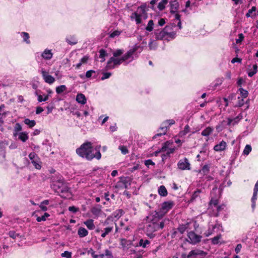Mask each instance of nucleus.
Instances as JSON below:
<instances>
[{
    "label": "nucleus",
    "mask_w": 258,
    "mask_h": 258,
    "mask_svg": "<svg viewBox=\"0 0 258 258\" xmlns=\"http://www.w3.org/2000/svg\"><path fill=\"white\" fill-rule=\"evenodd\" d=\"M143 46L136 44L120 58L114 56L110 57L107 62L106 68L107 70H110L119 66L122 63H124L125 65L128 64L138 58L140 53L143 50Z\"/></svg>",
    "instance_id": "f257e3e1"
},
{
    "label": "nucleus",
    "mask_w": 258,
    "mask_h": 258,
    "mask_svg": "<svg viewBox=\"0 0 258 258\" xmlns=\"http://www.w3.org/2000/svg\"><path fill=\"white\" fill-rule=\"evenodd\" d=\"M147 223L144 227V231L150 238L153 239L156 236L155 232L163 229L165 225L169 222L168 219H162L159 212H155L146 217Z\"/></svg>",
    "instance_id": "f03ea898"
},
{
    "label": "nucleus",
    "mask_w": 258,
    "mask_h": 258,
    "mask_svg": "<svg viewBox=\"0 0 258 258\" xmlns=\"http://www.w3.org/2000/svg\"><path fill=\"white\" fill-rule=\"evenodd\" d=\"M100 148V146H99L94 149L91 142H86L82 144L79 148H77L76 152L80 157L88 161H91L93 158L99 160L101 158Z\"/></svg>",
    "instance_id": "7ed1b4c3"
},
{
    "label": "nucleus",
    "mask_w": 258,
    "mask_h": 258,
    "mask_svg": "<svg viewBox=\"0 0 258 258\" xmlns=\"http://www.w3.org/2000/svg\"><path fill=\"white\" fill-rule=\"evenodd\" d=\"M155 35L156 39L169 41L175 38L176 32L173 30V26L168 25L162 30H156Z\"/></svg>",
    "instance_id": "20e7f679"
},
{
    "label": "nucleus",
    "mask_w": 258,
    "mask_h": 258,
    "mask_svg": "<svg viewBox=\"0 0 258 258\" xmlns=\"http://www.w3.org/2000/svg\"><path fill=\"white\" fill-rule=\"evenodd\" d=\"M146 8L147 5L146 4H143L139 7L136 11L131 16V20H134L137 25L142 24L143 20L148 18Z\"/></svg>",
    "instance_id": "39448f33"
},
{
    "label": "nucleus",
    "mask_w": 258,
    "mask_h": 258,
    "mask_svg": "<svg viewBox=\"0 0 258 258\" xmlns=\"http://www.w3.org/2000/svg\"><path fill=\"white\" fill-rule=\"evenodd\" d=\"M242 117L243 116L242 114L240 113L234 118H228L227 120H223L220 124L217 125L216 126V129L218 132H219L221 131L223 127L226 125L234 126L235 124H237L240 121V120L242 118Z\"/></svg>",
    "instance_id": "423d86ee"
},
{
    "label": "nucleus",
    "mask_w": 258,
    "mask_h": 258,
    "mask_svg": "<svg viewBox=\"0 0 258 258\" xmlns=\"http://www.w3.org/2000/svg\"><path fill=\"white\" fill-rule=\"evenodd\" d=\"M175 121L174 119H168L166 120L164 122H163L160 128V129L162 131V132L160 133L157 134L153 138H156L157 137L161 136L162 135H164L166 134L167 130L170 127V126L174 124H175Z\"/></svg>",
    "instance_id": "0eeeda50"
},
{
    "label": "nucleus",
    "mask_w": 258,
    "mask_h": 258,
    "mask_svg": "<svg viewBox=\"0 0 258 258\" xmlns=\"http://www.w3.org/2000/svg\"><path fill=\"white\" fill-rule=\"evenodd\" d=\"M174 206V202L173 201H167L162 203L161 205V211L160 213V216L161 218L170 210H171Z\"/></svg>",
    "instance_id": "6e6552de"
},
{
    "label": "nucleus",
    "mask_w": 258,
    "mask_h": 258,
    "mask_svg": "<svg viewBox=\"0 0 258 258\" xmlns=\"http://www.w3.org/2000/svg\"><path fill=\"white\" fill-rule=\"evenodd\" d=\"M29 157L35 168L40 169L41 168V162L38 156L35 152H31L29 154Z\"/></svg>",
    "instance_id": "1a4fd4ad"
},
{
    "label": "nucleus",
    "mask_w": 258,
    "mask_h": 258,
    "mask_svg": "<svg viewBox=\"0 0 258 258\" xmlns=\"http://www.w3.org/2000/svg\"><path fill=\"white\" fill-rule=\"evenodd\" d=\"M57 185H54V186H57V188L55 189L58 193L61 194L60 196L63 197L65 195H67L70 191V188L67 184L63 183L58 182Z\"/></svg>",
    "instance_id": "9d476101"
},
{
    "label": "nucleus",
    "mask_w": 258,
    "mask_h": 258,
    "mask_svg": "<svg viewBox=\"0 0 258 258\" xmlns=\"http://www.w3.org/2000/svg\"><path fill=\"white\" fill-rule=\"evenodd\" d=\"M187 236L188 239V242L192 244H196L201 241L202 236L197 234L194 231H190L188 233Z\"/></svg>",
    "instance_id": "9b49d317"
},
{
    "label": "nucleus",
    "mask_w": 258,
    "mask_h": 258,
    "mask_svg": "<svg viewBox=\"0 0 258 258\" xmlns=\"http://www.w3.org/2000/svg\"><path fill=\"white\" fill-rule=\"evenodd\" d=\"M178 168L181 170L190 169V164L186 158L181 159L177 163Z\"/></svg>",
    "instance_id": "f8f14e48"
},
{
    "label": "nucleus",
    "mask_w": 258,
    "mask_h": 258,
    "mask_svg": "<svg viewBox=\"0 0 258 258\" xmlns=\"http://www.w3.org/2000/svg\"><path fill=\"white\" fill-rule=\"evenodd\" d=\"M41 73L42 74L43 80L46 83L49 84H52L54 82V78L49 75L48 73L46 72L44 69H41Z\"/></svg>",
    "instance_id": "ddd939ff"
},
{
    "label": "nucleus",
    "mask_w": 258,
    "mask_h": 258,
    "mask_svg": "<svg viewBox=\"0 0 258 258\" xmlns=\"http://www.w3.org/2000/svg\"><path fill=\"white\" fill-rule=\"evenodd\" d=\"M207 253L203 250L199 249H195L191 250L187 255V258H194L196 257L197 255H201L202 256H205Z\"/></svg>",
    "instance_id": "4468645a"
},
{
    "label": "nucleus",
    "mask_w": 258,
    "mask_h": 258,
    "mask_svg": "<svg viewBox=\"0 0 258 258\" xmlns=\"http://www.w3.org/2000/svg\"><path fill=\"white\" fill-rule=\"evenodd\" d=\"M91 212L94 216L95 218H97L101 216L102 211L101 209V207L99 205L93 207L91 210Z\"/></svg>",
    "instance_id": "2eb2a0df"
},
{
    "label": "nucleus",
    "mask_w": 258,
    "mask_h": 258,
    "mask_svg": "<svg viewBox=\"0 0 258 258\" xmlns=\"http://www.w3.org/2000/svg\"><path fill=\"white\" fill-rule=\"evenodd\" d=\"M226 143L224 141H222L219 144H217L214 147V150L217 152H221L224 151L226 149Z\"/></svg>",
    "instance_id": "dca6fc26"
},
{
    "label": "nucleus",
    "mask_w": 258,
    "mask_h": 258,
    "mask_svg": "<svg viewBox=\"0 0 258 258\" xmlns=\"http://www.w3.org/2000/svg\"><path fill=\"white\" fill-rule=\"evenodd\" d=\"M120 244L123 249H128L132 245V242L131 240L122 238L120 239Z\"/></svg>",
    "instance_id": "f3484780"
},
{
    "label": "nucleus",
    "mask_w": 258,
    "mask_h": 258,
    "mask_svg": "<svg viewBox=\"0 0 258 258\" xmlns=\"http://www.w3.org/2000/svg\"><path fill=\"white\" fill-rule=\"evenodd\" d=\"M76 101L79 103L84 105L86 103L87 100L84 94L79 93L76 96Z\"/></svg>",
    "instance_id": "a211bd4d"
},
{
    "label": "nucleus",
    "mask_w": 258,
    "mask_h": 258,
    "mask_svg": "<svg viewBox=\"0 0 258 258\" xmlns=\"http://www.w3.org/2000/svg\"><path fill=\"white\" fill-rule=\"evenodd\" d=\"M53 56V54L50 50L46 49L41 54V56L45 59H50Z\"/></svg>",
    "instance_id": "6ab92c4d"
},
{
    "label": "nucleus",
    "mask_w": 258,
    "mask_h": 258,
    "mask_svg": "<svg viewBox=\"0 0 258 258\" xmlns=\"http://www.w3.org/2000/svg\"><path fill=\"white\" fill-rule=\"evenodd\" d=\"M105 172V169L101 167H95L92 170V174H93L94 175L99 176Z\"/></svg>",
    "instance_id": "aec40b11"
},
{
    "label": "nucleus",
    "mask_w": 258,
    "mask_h": 258,
    "mask_svg": "<svg viewBox=\"0 0 258 258\" xmlns=\"http://www.w3.org/2000/svg\"><path fill=\"white\" fill-rule=\"evenodd\" d=\"M220 226H221V225L219 224H216L214 225H212V227H210L208 230L204 233V235L206 237L211 235L213 233L214 229L216 228H219Z\"/></svg>",
    "instance_id": "412c9836"
},
{
    "label": "nucleus",
    "mask_w": 258,
    "mask_h": 258,
    "mask_svg": "<svg viewBox=\"0 0 258 258\" xmlns=\"http://www.w3.org/2000/svg\"><path fill=\"white\" fill-rule=\"evenodd\" d=\"M84 224L89 230H93L95 227V225L94 224V220L93 219H88L84 222Z\"/></svg>",
    "instance_id": "4be33fe9"
},
{
    "label": "nucleus",
    "mask_w": 258,
    "mask_h": 258,
    "mask_svg": "<svg viewBox=\"0 0 258 258\" xmlns=\"http://www.w3.org/2000/svg\"><path fill=\"white\" fill-rule=\"evenodd\" d=\"M151 243V241L148 239H141L139 240L138 246L143 248H147Z\"/></svg>",
    "instance_id": "5701e85b"
},
{
    "label": "nucleus",
    "mask_w": 258,
    "mask_h": 258,
    "mask_svg": "<svg viewBox=\"0 0 258 258\" xmlns=\"http://www.w3.org/2000/svg\"><path fill=\"white\" fill-rule=\"evenodd\" d=\"M256 10V9L255 7H252L250 9H249L247 13L245 15V16L247 18H254L256 16V14L255 13Z\"/></svg>",
    "instance_id": "b1692460"
},
{
    "label": "nucleus",
    "mask_w": 258,
    "mask_h": 258,
    "mask_svg": "<svg viewBox=\"0 0 258 258\" xmlns=\"http://www.w3.org/2000/svg\"><path fill=\"white\" fill-rule=\"evenodd\" d=\"M113 229V226H109L104 229L102 231V233L101 235V236L102 238H104L107 235H108L110 232L112 231Z\"/></svg>",
    "instance_id": "393cba45"
},
{
    "label": "nucleus",
    "mask_w": 258,
    "mask_h": 258,
    "mask_svg": "<svg viewBox=\"0 0 258 258\" xmlns=\"http://www.w3.org/2000/svg\"><path fill=\"white\" fill-rule=\"evenodd\" d=\"M78 234L81 238L84 237L88 234V231L84 227H80L78 230Z\"/></svg>",
    "instance_id": "a878e982"
},
{
    "label": "nucleus",
    "mask_w": 258,
    "mask_h": 258,
    "mask_svg": "<svg viewBox=\"0 0 258 258\" xmlns=\"http://www.w3.org/2000/svg\"><path fill=\"white\" fill-rule=\"evenodd\" d=\"M18 138L23 142H25L28 140L29 136L26 132H21L18 134Z\"/></svg>",
    "instance_id": "bb28decb"
},
{
    "label": "nucleus",
    "mask_w": 258,
    "mask_h": 258,
    "mask_svg": "<svg viewBox=\"0 0 258 258\" xmlns=\"http://www.w3.org/2000/svg\"><path fill=\"white\" fill-rule=\"evenodd\" d=\"M201 189H197L196 191H194V192L192 194V196H191V197L189 200V202H195V201L197 200V199L199 198L200 197V193L201 192Z\"/></svg>",
    "instance_id": "cd10ccee"
},
{
    "label": "nucleus",
    "mask_w": 258,
    "mask_h": 258,
    "mask_svg": "<svg viewBox=\"0 0 258 258\" xmlns=\"http://www.w3.org/2000/svg\"><path fill=\"white\" fill-rule=\"evenodd\" d=\"M98 258H113V255L110 250L105 249V253L99 254Z\"/></svg>",
    "instance_id": "c85d7f7f"
},
{
    "label": "nucleus",
    "mask_w": 258,
    "mask_h": 258,
    "mask_svg": "<svg viewBox=\"0 0 258 258\" xmlns=\"http://www.w3.org/2000/svg\"><path fill=\"white\" fill-rule=\"evenodd\" d=\"M190 131V127L188 124H186L183 129V130L180 131L178 134V136L180 138L184 137L187 133Z\"/></svg>",
    "instance_id": "c756f323"
},
{
    "label": "nucleus",
    "mask_w": 258,
    "mask_h": 258,
    "mask_svg": "<svg viewBox=\"0 0 258 258\" xmlns=\"http://www.w3.org/2000/svg\"><path fill=\"white\" fill-rule=\"evenodd\" d=\"M213 128L208 126L202 131L201 135L203 136L208 137L213 132Z\"/></svg>",
    "instance_id": "7c9ffc66"
},
{
    "label": "nucleus",
    "mask_w": 258,
    "mask_h": 258,
    "mask_svg": "<svg viewBox=\"0 0 258 258\" xmlns=\"http://www.w3.org/2000/svg\"><path fill=\"white\" fill-rule=\"evenodd\" d=\"M21 37L23 39V41L27 44H30V41L29 40V34L27 32H22L20 33Z\"/></svg>",
    "instance_id": "2f4dec72"
},
{
    "label": "nucleus",
    "mask_w": 258,
    "mask_h": 258,
    "mask_svg": "<svg viewBox=\"0 0 258 258\" xmlns=\"http://www.w3.org/2000/svg\"><path fill=\"white\" fill-rule=\"evenodd\" d=\"M158 193L162 197H165L167 195V190L164 185H161L158 188Z\"/></svg>",
    "instance_id": "473e14b6"
},
{
    "label": "nucleus",
    "mask_w": 258,
    "mask_h": 258,
    "mask_svg": "<svg viewBox=\"0 0 258 258\" xmlns=\"http://www.w3.org/2000/svg\"><path fill=\"white\" fill-rule=\"evenodd\" d=\"M66 40L71 45H75L77 43V40L74 36H70L67 37Z\"/></svg>",
    "instance_id": "72a5a7b5"
},
{
    "label": "nucleus",
    "mask_w": 258,
    "mask_h": 258,
    "mask_svg": "<svg viewBox=\"0 0 258 258\" xmlns=\"http://www.w3.org/2000/svg\"><path fill=\"white\" fill-rule=\"evenodd\" d=\"M24 122L30 128H32L36 125L35 120H30L29 118H25L24 120Z\"/></svg>",
    "instance_id": "f704fd0d"
},
{
    "label": "nucleus",
    "mask_w": 258,
    "mask_h": 258,
    "mask_svg": "<svg viewBox=\"0 0 258 258\" xmlns=\"http://www.w3.org/2000/svg\"><path fill=\"white\" fill-rule=\"evenodd\" d=\"M154 23L153 20L149 21L147 25L145 27V29L148 32H151L154 29Z\"/></svg>",
    "instance_id": "c9c22d12"
},
{
    "label": "nucleus",
    "mask_w": 258,
    "mask_h": 258,
    "mask_svg": "<svg viewBox=\"0 0 258 258\" xmlns=\"http://www.w3.org/2000/svg\"><path fill=\"white\" fill-rule=\"evenodd\" d=\"M257 192L253 191V196L251 198V208L253 210L255 207V201L257 199Z\"/></svg>",
    "instance_id": "e433bc0d"
},
{
    "label": "nucleus",
    "mask_w": 258,
    "mask_h": 258,
    "mask_svg": "<svg viewBox=\"0 0 258 258\" xmlns=\"http://www.w3.org/2000/svg\"><path fill=\"white\" fill-rule=\"evenodd\" d=\"M121 33V31L119 30H114L113 32H110L108 33L109 37L110 38H114L116 37H117L120 35Z\"/></svg>",
    "instance_id": "4c0bfd02"
},
{
    "label": "nucleus",
    "mask_w": 258,
    "mask_h": 258,
    "mask_svg": "<svg viewBox=\"0 0 258 258\" xmlns=\"http://www.w3.org/2000/svg\"><path fill=\"white\" fill-rule=\"evenodd\" d=\"M238 91L240 92L241 98H246L248 94V92L247 90L243 89L242 87H240L238 89Z\"/></svg>",
    "instance_id": "58836bf2"
},
{
    "label": "nucleus",
    "mask_w": 258,
    "mask_h": 258,
    "mask_svg": "<svg viewBox=\"0 0 258 258\" xmlns=\"http://www.w3.org/2000/svg\"><path fill=\"white\" fill-rule=\"evenodd\" d=\"M8 145V142L6 141H2L0 142L1 152H2L4 155L5 154V149Z\"/></svg>",
    "instance_id": "ea45409f"
},
{
    "label": "nucleus",
    "mask_w": 258,
    "mask_h": 258,
    "mask_svg": "<svg viewBox=\"0 0 258 258\" xmlns=\"http://www.w3.org/2000/svg\"><path fill=\"white\" fill-rule=\"evenodd\" d=\"M55 90H56V92L57 94H61V93L63 92L64 91H66L67 90V87L65 85H62L57 86Z\"/></svg>",
    "instance_id": "a19ab883"
},
{
    "label": "nucleus",
    "mask_w": 258,
    "mask_h": 258,
    "mask_svg": "<svg viewBox=\"0 0 258 258\" xmlns=\"http://www.w3.org/2000/svg\"><path fill=\"white\" fill-rule=\"evenodd\" d=\"M257 65L256 64L253 65L252 70L248 72V77H251L253 75H254L257 72Z\"/></svg>",
    "instance_id": "79ce46f5"
},
{
    "label": "nucleus",
    "mask_w": 258,
    "mask_h": 258,
    "mask_svg": "<svg viewBox=\"0 0 258 258\" xmlns=\"http://www.w3.org/2000/svg\"><path fill=\"white\" fill-rule=\"evenodd\" d=\"M123 213V210L121 209H119L113 212L112 214V216H113L114 218L118 219L122 215Z\"/></svg>",
    "instance_id": "37998d69"
},
{
    "label": "nucleus",
    "mask_w": 258,
    "mask_h": 258,
    "mask_svg": "<svg viewBox=\"0 0 258 258\" xmlns=\"http://www.w3.org/2000/svg\"><path fill=\"white\" fill-rule=\"evenodd\" d=\"M168 0H162L158 5V8L160 11L163 10L165 8V5L167 4Z\"/></svg>",
    "instance_id": "c03bdc74"
},
{
    "label": "nucleus",
    "mask_w": 258,
    "mask_h": 258,
    "mask_svg": "<svg viewBox=\"0 0 258 258\" xmlns=\"http://www.w3.org/2000/svg\"><path fill=\"white\" fill-rule=\"evenodd\" d=\"M22 129L21 125L19 123H17L15 124V127H14V131L15 133H14V136L15 137H16L18 136V132L19 131H21Z\"/></svg>",
    "instance_id": "a18cd8bd"
},
{
    "label": "nucleus",
    "mask_w": 258,
    "mask_h": 258,
    "mask_svg": "<svg viewBox=\"0 0 258 258\" xmlns=\"http://www.w3.org/2000/svg\"><path fill=\"white\" fill-rule=\"evenodd\" d=\"M124 50L122 49H118L113 52V56L117 57L123 54Z\"/></svg>",
    "instance_id": "49530a36"
},
{
    "label": "nucleus",
    "mask_w": 258,
    "mask_h": 258,
    "mask_svg": "<svg viewBox=\"0 0 258 258\" xmlns=\"http://www.w3.org/2000/svg\"><path fill=\"white\" fill-rule=\"evenodd\" d=\"M8 235L12 238L13 239H15L17 238V237H19L20 234L19 233H16L15 231L14 230H11V231H10L8 233Z\"/></svg>",
    "instance_id": "de8ad7c7"
},
{
    "label": "nucleus",
    "mask_w": 258,
    "mask_h": 258,
    "mask_svg": "<svg viewBox=\"0 0 258 258\" xmlns=\"http://www.w3.org/2000/svg\"><path fill=\"white\" fill-rule=\"evenodd\" d=\"M99 57L101 58V62H103L105 60V56L106 55V52L105 50L101 49L99 50Z\"/></svg>",
    "instance_id": "09e8293b"
},
{
    "label": "nucleus",
    "mask_w": 258,
    "mask_h": 258,
    "mask_svg": "<svg viewBox=\"0 0 258 258\" xmlns=\"http://www.w3.org/2000/svg\"><path fill=\"white\" fill-rule=\"evenodd\" d=\"M49 216V214L47 213H45L44 214L41 216V217H37V221L38 222H41V221H44L46 220V218L48 217Z\"/></svg>",
    "instance_id": "8fccbe9b"
},
{
    "label": "nucleus",
    "mask_w": 258,
    "mask_h": 258,
    "mask_svg": "<svg viewBox=\"0 0 258 258\" xmlns=\"http://www.w3.org/2000/svg\"><path fill=\"white\" fill-rule=\"evenodd\" d=\"M178 7V3H171V10L170 12L171 13L175 14L177 11V8Z\"/></svg>",
    "instance_id": "3c124183"
},
{
    "label": "nucleus",
    "mask_w": 258,
    "mask_h": 258,
    "mask_svg": "<svg viewBox=\"0 0 258 258\" xmlns=\"http://www.w3.org/2000/svg\"><path fill=\"white\" fill-rule=\"evenodd\" d=\"M187 228V226H186V225H184V224L179 225V226L177 228V230L181 234H183Z\"/></svg>",
    "instance_id": "603ef678"
},
{
    "label": "nucleus",
    "mask_w": 258,
    "mask_h": 258,
    "mask_svg": "<svg viewBox=\"0 0 258 258\" xmlns=\"http://www.w3.org/2000/svg\"><path fill=\"white\" fill-rule=\"evenodd\" d=\"M251 151V147L249 145H246L243 151V154L245 155H248Z\"/></svg>",
    "instance_id": "864d4df0"
},
{
    "label": "nucleus",
    "mask_w": 258,
    "mask_h": 258,
    "mask_svg": "<svg viewBox=\"0 0 258 258\" xmlns=\"http://www.w3.org/2000/svg\"><path fill=\"white\" fill-rule=\"evenodd\" d=\"M118 149L120 150L121 153L123 155H125L128 153V150H127L126 147L124 146H119L118 147Z\"/></svg>",
    "instance_id": "5fc2aeb1"
},
{
    "label": "nucleus",
    "mask_w": 258,
    "mask_h": 258,
    "mask_svg": "<svg viewBox=\"0 0 258 258\" xmlns=\"http://www.w3.org/2000/svg\"><path fill=\"white\" fill-rule=\"evenodd\" d=\"M175 18L176 20L178 21L177 23V27L179 28V29H181L182 28L181 26V22L180 20V15L178 14H175Z\"/></svg>",
    "instance_id": "6e6d98bb"
},
{
    "label": "nucleus",
    "mask_w": 258,
    "mask_h": 258,
    "mask_svg": "<svg viewBox=\"0 0 258 258\" xmlns=\"http://www.w3.org/2000/svg\"><path fill=\"white\" fill-rule=\"evenodd\" d=\"M157 46V43L153 40H151L149 44V47L150 48V49H151V50L155 49L156 48Z\"/></svg>",
    "instance_id": "4d7b16f0"
},
{
    "label": "nucleus",
    "mask_w": 258,
    "mask_h": 258,
    "mask_svg": "<svg viewBox=\"0 0 258 258\" xmlns=\"http://www.w3.org/2000/svg\"><path fill=\"white\" fill-rule=\"evenodd\" d=\"M221 238V235H217L211 239V242L213 244H217L219 243V240Z\"/></svg>",
    "instance_id": "13d9d810"
},
{
    "label": "nucleus",
    "mask_w": 258,
    "mask_h": 258,
    "mask_svg": "<svg viewBox=\"0 0 258 258\" xmlns=\"http://www.w3.org/2000/svg\"><path fill=\"white\" fill-rule=\"evenodd\" d=\"M111 76V73L110 72L103 73L102 76L101 78V80H104L109 78Z\"/></svg>",
    "instance_id": "bf43d9fd"
},
{
    "label": "nucleus",
    "mask_w": 258,
    "mask_h": 258,
    "mask_svg": "<svg viewBox=\"0 0 258 258\" xmlns=\"http://www.w3.org/2000/svg\"><path fill=\"white\" fill-rule=\"evenodd\" d=\"M244 35L242 33L238 34V38L236 39L235 41L237 44L240 43L244 39Z\"/></svg>",
    "instance_id": "052dcab7"
},
{
    "label": "nucleus",
    "mask_w": 258,
    "mask_h": 258,
    "mask_svg": "<svg viewBox=\"0 0 258 258\" xmlns=\"http://www.w3.org/2000/svg\"><path fill=\"white\" fill-rule=\"evenodd\" d=\"M61 256L63 257L71 258L72 257V253L68 251H65L64 252H63L61 254Z\"/></svg>",
    "instance_id": "680f3d73"
},
{
    "label": "nucleus",
    "mask_w": 258,
    "mask_h": 258,
    "mask_svg": "<svg viewBox=\"0 0 258 258\" xmlns=\"http://www.w3.org/2000/svg\"><path fill=\"white\" fill-rule=\"evenodd\" d=\"M244 99L240 97H238V102L237 104V106L238 107L242 106L244 104Z\"/></svg>",
    "instance_id": "e2e57ef3"
},
{
    "label": "nucleus",
    "mask_w": 258,
    "mask_h": 258,
    "mask_svg": "<svg viewBox=\"0 0 258 258\" xmlns=\"http://www.w3.org/2000/svg\"><path fill=\"white\" fill-rule=\"evenodd\" d=\"M39 91H36L35 93V95L37 96L38 97V101L39 102H42L43 101H44V100H43V96L41 95V94H39Z\"/></svg>",
    "instance_id": "0e129e2a"
},
{
    "label": "nucleus",
    "mask_w": 258,
    "mask_h": 258,
    "mask_svg": "<svg viewBox=\"0 0 258 258\" xmlns=\"http://www.w3.org/2000/svg\"><path fill=\"white\" fill-rule=\"evenodd\" d=\"M145 164L146 166H147V167H149L150 165H154L155 163H154V162H153L152 161V160L148 159V160H145Z\"/></svg>",
    "instance_id": "69168bd1"
},
{
    "label": "nucleus",
    "mask_w": 258,
    "mask_h": 258,
    "mask_svg": "<svg viewBox=\"0 0 258 258\" xmlns=\"http://www.w3.org/2000/svg\"><path fill=\"white\" fill-rule=\"evenodd\" d=\"M95 73V72L93 70H89L86 72V77L87 78H89L92 76L93 74Z\"/></svg>",
    "instance_id": "338daca9"
},
{
    "label": "nucleus",
    "mask_w": 258,
    "mask_h": 258,
    "mask_svg": "<svg viewBox=\"0 0 258 258\" xmlns=\"http://www.w3.org/2000/svg\"><path fill=\"white\" fill-rule=\"evenodd\" d=\"M78 208L75 206H71L69 207V211L74 213H76L78 211Z\"/></svg>",
    "instance_id": "774afa93"
}]
</instances>
